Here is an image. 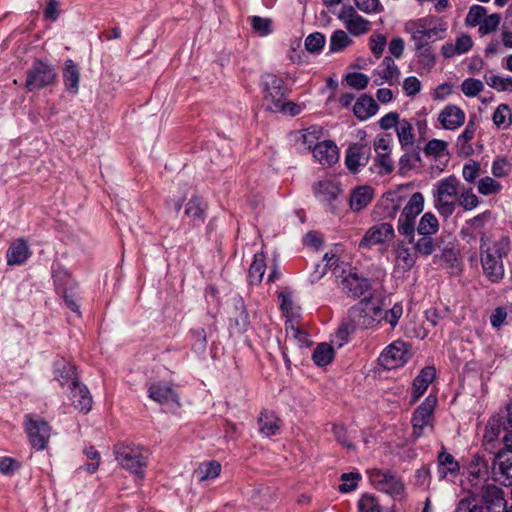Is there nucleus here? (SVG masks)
I'll use <instances>...</instances> for the list:
<instances>
[{"label": "nucleus", "instance_id": "473e14b6", "mask_svg": "<svg viewBox=\"0 0 512 512\" xmlns=\"http://www.w3.org/2000/svg\"><path fill=\"white\" fill-rule=\"evenodd\" d=\"M51 276L56 294L78 284L72 278L71 273L60 263L52 264Z\"/></svg>", "mask_w": 512, "mask_h": 512}, {"label": "nucleus", "instance_id": "f8f14e48", "mask_svg": "<svg viewBox=\"0 0 512 512\" xmlns=\"http://www.w3.org/2000/svg\"><path fill=\"white\" fill-rule=\"evenodd\" d=\"M470 494L479 498L480 506L485 512H503V508H505L504 492L494 483L482 485L478 491L473 489Z\"/></svg>", "mask_w": 512, "mask_h": 512}, {"label": "nucleus", "instance_id": "f03ea898", "mask_svg": "<svg viewBox=\"0 0 512 512\" xmlns=\"http://www.w3.org/2000/svg\"><path fill=\"white\" fill-rule=\"evenodd\" d=\"M489 238L486 233H481L480 256L483 272L493 283H497L504 277L503 257L510 251V240L502 237L495 241L492 246L488 244Z\"/></svg>", "mask_w": 512, "mask_h": 512}, {"label": "nucleus", "instance_id": "dca6fc26", "mask_svg": "<svg viewBox=\"0 0 512 512\" xmlns=\"http://www.w3.org/2000/svg\"><path fill=\"white\" fill-rule=\"evenodd\" d=\"M410 344L396 340L388 345L380 354L381 365L393 369L404 365L410 358Z\"/></svg>", "mask_w": 512, "mask_h": 512}, {"label": "nucleus", "instance_id": "f257e3e1", "mask_svg": "<svg viewBox=\"0 0 512 512\" xmlns=\"http://www.w3.org/2000/svg\"><path fill=\"white\" fill-rule=\"evenodd\" d=\"M448 24L442 18L428 15L418 19H410L404 23L405 33L410 35L414 52L446 36Z\"/></svg>", "mask_w": 512, "mask_h": 512}, {"label": "nucleus", "instance_id": "4468645a", "mask_svg": "<svg viewBox=\"0 0 512 512\" xmlns=\"http://www.w3.org/2000/svg\"><path fill=\"white\" fill-rule=\"evenodd\" d=\"M370 480L377 490L389 494L393 498L401 497L404 493L402 481L389 470H371Z\"/></svg>", "mask_w": 512, "mask_h": 512}, {"label": "nucleus", "instance_id": "09e8293b", "mask_svg": "<svg viewBox=\"0 0 512 512\" xmlns=\"http://www.w3.org/2000/svg\"><path fill=\"white\" fill-rule=\"evenodd\" d=\"M199 478L203 480H213L221 473V464L216 460L205 461L198 468Z\"/></svg>", "mask_w": 512, "mask_h": 512}, {"label": "nucleus", "instance_id": "13d9d810", "mask_svg": "<svg viewBox=\"0 0 512 512\" xmlns=\"http://www.w3.org/2000/svg\"><path fill=\"white\" fill-rule=\"evenodd\" d=\"M486 83L498 91L512 92V77H501L497 75L485 76Z\"/></svg>", "mask_w": 512, "mask_h": 512}, {"label": "nucleus", "instance_id": "9d476101", "mask_svg": "<svg viewBox=\"0 0 512 512\" xmlns=\"http://www.w3.org/2000/svg\"><path fill=\"white\" fill-rule=\"evenodd\" d=\"M512 434L511 428L507 427L504 415L501 413L498 416H492L485 427V432L482 440V448L488 454L495 453V451L503 447V436Z\"/></svg>", "mask_w": 512, "mask_h": 512}, {"label": "nucleus", "instance_id": "b1692460", "mask_svg": "<svg viewBox=\"0 0 512 512\" xmlns=\"http://www.w3.org/2000/svg\"><path fill=\"white\" fill-rule=\"evenodd\" d=\"M53 377L62 388L66 384L73 385V382L80 380L77 367L63 357L53 362Z\"/></svg>", "mask_w": 512, "mask_h": 512}, {"label": "nucleus", "instance_id": "de8ad7c7", "mask_svg": "<svg viewBox=\"0 0 512 512\" xmlns=\"http://www.w3.org/2000/svg\"><path fill=\"white\" fill-rule=\"evenodd\" d=\"M448 143L440 139L429 140L423 148V152L428 157L440 158L443 155H448Z\"/></svg>", "mask_w": 512, "mask_h": 512}, {"label": "nucleus", "instance_id": "c756f323", "mask_svg": "<svg viewBox=\"0 0 512 512\" xmlns=\"http://www.w3.org/2000/svg\"><path fill=\"white\" fill-rule=\"evenodd\" d=\"M258 431L265 437H272L279 434L282 421L277 414L268 409H263L257 419Z\"/></svg>", "mask_w": 512, "mask_h": 512}, {"label": "nucleus", "instance_id": "2eb2a0df", "mask_svg": "<svg viewBox=\"0 0 512 512\" xmlns=\"http://www.w3.org/2000/svg\"><path fill=\"white\" fill-rule=\"evenodd\" d=\"M436 405L437 396L435 394H429L414 410L411 424L415 438H420L423 435L424 428L431 423Z\"/></svg>", "mask_w": 512, "mask_h": 512}, {"label": "nucleus", "instance_id": "864d4df0", "mask_svg": "<svg viewBox=\"0 0 512 512\" xmlns=\"http://www.w3.org/2000/svg\"><path fill=\"white\" fill-rule=\"evenodd\" d=\"M493 123L498 128H507L511 124V110L507 104H500L493 113Z\"/></svg>", "mask_w": 512, "mask_h": 512}, {"label": "nucleus", "instance_id": "5701e85b", "mask_svg": "<svg viewBox=\"0 0 512 512\" xmlns=\"http://www.w3.org/2000/svg\"><path fill=\"white\" fill-rule=\"evenodd\" d=\"M208 204L204 199L194 194L184 207V216L189 219V224L195 228L204 224L207 217Z\"/></svg>", "mask_w": 512, "mask_h": 512}, {"label": "nucleus", "instance_id": "774afa93", "mask_svg": "<svg viewBox=\"0 0 512 512\" xmlns=\"http://www.w3.org/2000/svg\"><path fill=\"white\" fill-rule=\"evenodd\" d=\"M454 512H485L482 507L477 503L476 498L471 495L461 499Z\"/></svg>", "mask_w": 512, "mask_h": 512}, {"label": "nucleus", "instance_id": "9b49d317", "mask_svg": "<svg viewBox=\"0 0 512 512\" xmlns=\"http://www.w3.org/2000/svg\"><path fill=\"white\" fill-rule=\"evenodd\" d=\"M492 464L495 467L494 481L507 483L512 479V434L503 436V447L495 453H491Z\"/></svg>", "mask_w": 512, "mask_h": 512}, {"label": "nucleus", "instance_id": "aec40b11", "mask_svg": "<svg viewBox=\"0 0 512 512\" xmlns=\"http://www.w3.org/2000/svg\"><path fill=\"white\" fill-rule=\"evenodd\" d=\"M395 237L393 225L388 222L376 224L368 229L361 239L359 246L369 248L373 245L384 243Z\"/></svg>", "mask_w": 512, "mask_h": 512}, {"label": "nucleus", "instance_id": "0eeeda50", "mask_svg": "<svg viewBox=\"0 0 512 512\" xmlns=\"http://www.w3.org/2000/svg\"><path fill=\"white\" fill-rule=\"evenodd\" d=\"M434 194V206L441 216L450 217L456 208L459 180L455 176L443 178L437 182Z\"/></svg>", "mask_w": 512, "mask_h": 512}, {"label": "nucleus", "instance_id": "39448f33", "mask_svg": "<svg viewBox=\"0 0 512 512\" xmlns=\"http://www.w3.org/2000/svg\"><path fill=\"white\" fill-rule=\"evenodd\" d=\"M58 73L52 63L47 60L35 59L26 71L24 87L28 92H35L56 83Z\"/></svg>", "mask_w": 512, "mask_h": 512}, {"label": "nucleus", "instance_id": "f704fd0d", "mask_svg": "<svg viewBox=\"0 0 512 512\" xmlns=\"http://www.w3.org/2000/svg\"><path fill=\"white\" fill-rule=\"evenodd\" d=\"M379 105L372 96L362 95L353 106L354 115L361 121H365L378 112Z\"/></svg>", "mask_w": 512, "mask_h": 512}, {"label": "nucleus", "instance_id": "49530a36", "mask_svg": "<svg viewBox=\"0 0 512 512\" xmlns=\"http://www.w3.org/2000/svg\"><path fill=\"white\" fill-rule=\"evenodd\" d=\"M381 72H379V75L387 81L390 85L393 84V80L397 79V77L400 74V70L397 67V65L394 63V60L390 56H386L380 66Z\"/></svg>", "mask_w": 512, "mask_h": 512}, {"label": "nucleus", "instance_id": "20e7f679", "mask_svg": "<svg viewBox=\"0 0 512 512\" xmlns=\"http://www.w3.org/2000/svg\"><path fill=\"white\" fill-rule=\"evenodd\" d=\"M381 314V306L372 297H364L348 310L351 329H369L379 323Z\"/></svg>", "mask_w": 512, "mask_h": 512}, {"label": "nucleus", "instance_id": "6ab92c4d", "mask_svg": "<svg viewBox=\"0 0 512 512\" xmlns=\"http://www.w3.org/2000/svg\"><path fill=\"white\" fill-rule=\"evenodd\" d=\"M437 475L439 481L454 482L460 475V464L458 460L444 446L437 454Z\"/></svg>", "mask_w": 512, "mask_h": 512}, {"label": "nucleus", "instance_id": "3c124183", "mask_svg": "<svg viewBox=\"0 0 512 512\" xmlns=\"http://www.w3.org/2000/svg\"><path fill=\"white\" fill-rule=\"evenodd\" d=\"M351 39L343 30H336L332 33L329 43V51L331 53H338L344 50L351 44Z\"/></svg>", "mask_w": 512, "mask_h": 512}, {"label": "nucleus", "instance_id": "a19ab883", "mask_svg": "<svg viewBox=\"0 0 512 512\" xmlns=\"http://www.w3.org/2000/svg\"><path fill=\"white\" fill-rule=\"evenodd\" d=\"M57 295L62 297L66 307L69 310L81 317L82 313L80 310V305L78 304V300L80 299L78 284L57 293Z\"/></svg>", "mask_w": 512, "mask_h": 512}, {"label": "nucleus", "instance_id": "37998d69", "mask_svg": "<svg viewBox=\"0 0 512 512\" xmlns=\"http://www.w3.org/2000/svg\"><path fill=\"white\" fill-rule=\"evenodd\" d=\"M400 206V199L387 197L376 207L375 212L385 218L393 219L397 215Z\"/></svg>", "mask_w": 512, "mask_h": 512}, {"label": "nucleus", "instance_id": "603ef678", "mask_svg": "<svg viewBox=\"0 0 512 512\" xmlns=\"http://www.w3.org/2000/svg\"><path fill=\"white\" fill-rule=\"evenodd\" d=\"M362 479L359 472L343 473L340 477L341 484L338 486V490L341 493H350L358 487V482Z\"/></svg>", "mask_w": 512, "mask_h": 512}, {"label": "nucleus", "instance_id": "4be33fe9", "mask_svg": "<svg viewBox=\"0 0 512 512\" xmlns=\"http://www.w3.org/2000/svg\"><path fill=\"white\" fill-rule=\"evenodd\" d=\"M68 397L75 409L83 414H87L92 409L93 398L88 387L80 382H73L69 385Z\"/></svg>", "mask_w": 512, "mask_h": 512}, {"label": "nucleus", "instance_id": "8fccbe9b", "mask_svg": "<svg viewBox=\"0 0 512 512\" xmlns=\"http://www.w3.org/2000/svg\"><path fill=\"white\" fill-rule=\"evenodd\" d=\"M396 256L405 270L411 269L416 263V255L411 253L410 248L403 241L397 243Z\"/></svg>", "mask_w": 512, "mask_h": 512}, {"label": "nucleus", "instance_id": "680f3d73", "mask_svg": "<svg viewBox=\"0 0 512 512\" xmlns=\"http://www.w3.org/2000/svg\"><path fill=\"white\" fill-rule=\"evenodd\" d=\"M403 314V306L401 303H395L391 309L384 312V314H381V317L379 318V322L381 320H384L386 323H388L392 328H395L398 324L399 319L401 318Z\"/></svg>", "mask_w": 512, "mask_h": 512}, {"label": "nucleus", "instance_id": "a18cd8bd", "mask_svg": "<svg viewBox=\"0 0 512 512\" xmlns=\"http://www.w3.org/2000/svg\"><path fill=\"white\" fill-rule=\"evenodd\" d=\"M359 512H387L385 508L380 505L377 497L370 493H365L358 501Z\"/></svg>", "mask_w": 512, "mask_h": 512}, {"label": "nucleus", "instance_id": "e2e57ef3", "mask_svg": "<svg viewBox=\"0 0 512 512\" xmlns=\"http://www.w3.org/2000/svg\"><path fill=\"white\" fill-rule=\"evenodd\" d=\"M484 85L482 81L475 78H467L461 84V90L467 97H475L483 91Z\"/></svg>", "mask_w": 512, "mask_h": 512}, {"label": "nucleus", "instance_id": "5fc2aeb1", "mask_svg": "<svg viewBox=\"0 0 512 512\" xmlns=\"http://www.w3.org/2000/svg\"><path fill=\"white\" fill-rule=\"evenodd\" d=\"M396 131L402 147L413 144L414 135L412 133V125L408 120L402 119L399 122Z\"/></svg>", "mask_w": 512, "mask_h": 512}, {"label": "nucleus", "instance_id": "bb28decb", "mask_svg": "<svg viewBox=\"0 0 512 512\" xmlns=\"http://www.w3.org/2000/svg\"><path fill=\"white\" fill-rule=\"evenodd\" d=\"M466 119L465 112L457 105H446L438 115V121L441 127L446 130H456L460 128Z\"/></svg>", "mask_w": 512, "mask_h": 512}, {"label": "nucleus", "instance_id": "79ce46f5", "mask_svg": "<svg viewBox=\"0 0 512 512\" xmlns=\"http://www.w3.org/2000/svg\"><path fill=\"white\" fill-rule=\"evenodd\" d=\"M191 350L196 354H203L207 348V334L204 328H193L188 332Z\"/></svg>", "mask_w": 512, "mask_h": 512}, {"label": "nucleus", "instance_id": "7c9ffc66", "mask_svg": "<svg viewBox=\"0 0 512 512\" xmlns=\"http://www.w3.org/2000/svg\"><path fill=\"white\" fill-rule=\"evenodd\" d=\"M32 252L25 239L13 241L6 251L7 264L9 266L22 265L31 256Z\"/></svg>", "mask_w": 512, "mask_h": 512}, {"label": "nucleus", "instance_id": "58836bf2", "mask_svg": "<svg viewBox=\"0 0 512 512\" xmlns=\"http://www.w3.org/2000/svg\"><path fill=\"white\" fill-rule=\"evenodd\" d=\"M334 356L335 352L333 347L330 344L323 342L318 344L314 349L312 360L317 366L324 367L332 362Z\"/></svg>", "mask_w": 512, "mask_h": 512}, {"label": "nucleus", "instance_id": "c9c22d12", "mask_svg": "<svg viewBox=\"0 0 512 512\" xmlns=\"http://www.w3.org/2000/svg\"><path fill=\"white\" fill-rule=\"evenodd\" d=\"M373 199V189L370 186H359L353 189L349 205L352 211L359 212L367 207Z\"/></svg>", "mask_w": 512, "mask_h": 512}, {"label": "nucleus", "instance_id": "4c0bfd02", "mask_svg": "<svg viewBox=\"0 0 512 512\" xmlns=\"http://www.w3.org/2000/svg\"><path fill=\"white\" fill-rule=\"evenodd\" d=\"M414 57L419 68L423 70H431L436 64V54L431 44L420 48L414 52Z\"/></svg>", "mask_w": 512, "mask_h": 512}, {"label": "nucleus", "instance_id": "ddd939ff", "mask_svg": "<svg viewBox=\"0 0 512 512\" xmlns=\"http://www.w3.org/2000/svg\"><path fill=\"white\" fill-rule=\"evenodd\" d=\"M261 83L264 100L270 101L272 104L269 106V109L283 108L282 100H284L289 93L284 80L273 73H266L262 75Z\"/></svg>", "mask_w": 512, "mask_h": 512}, {"label": "nucleus", "instance_id": "bf43d9fd", "mask_svg": "<svg viewBox=\"0 0 512 512\" xmlns=\"http://www.w3.org/2000/svg\"><path fill=\"white\" fill-rule=\"evenodd\" d=\"M491 217L492 211L486 210L476 215L475 217L466 220L465 225L479 233V236L481 237V233H484L482 229L484 228L485 224L491 219Z\"/></svg>", "mask_w": 512, "mask_h": 512}, {"label": "nucleus", "instance_id": "c85d7f7f", "mask_svg": "<svg viewBox=\"0 0 512 512\" xmlns=\"http://www.w3.org/2000/svg\"><path fill=\"white\" fill-rule=\"evenodd\" d=\"M435 377L436 369L433 366H426L421 369L412 382L411 404H414L423 396Z\"/></svg>", "mask_w": 512, "mask_h": 512}, {"label": "nucleus", "instance_id": "c03bdc74", "mask_svg": "<svg viewBox=\"0 0 512 512\" xmlns=\"http://www.w3.org/2000/svg\"><path fill=\"white\" fill-rule=\"evenodd\" d=\"M437 247H439V244L432 235L421 236V238L414 243L415 253L424 257L432 255Z\"/></svg>", "mask_w": 512, "mask_h": 512}, {"label": "nucleus", "instance_id": "72a5a7b5", "mask_svg": "<svg viewBox=\"0 0 512 512\" xmlns=\"http://www.w3.org/2000/svg\"><path fill=\"white\" fill-rule=\"evenodd\" d=\"M473 118H470L467 122L462 133L457 137L456 147L458 149L459 154L470 156L474 150L472 145L470 144L471 140L475 137V133L477 130V124Z\"/></svg>", "mask_w": 512, "mask_h": 512}, {"label": "nucleus", "instance_id": "412c9836", "mask_svg": "<svg viewBox=\"0 0 512 512\" xmlns=\"http://www.w3.org/2000/svg\"><path fill=\"white\" fill-rule=\"evenodd\" d=\"M371 154V147L355 143L346 150L345 164L351 173H358L360 167L367 165Z\"/></svg>", "mask_w": 512, "mask_h": 512}, {"label": "nucleus", "instance_id": "052dcab7", "mask_svg": "<svg viewBox=\"0 0 512 512\" xmlns=\"http://www.w3.org/2000/svg\"><path fill=\"white\" fill-rule=\"evenodd\" d=\"M285 330L287 334H291L293 338L297 340L301 346L307 347L311 345L312 342L309 338L308 333L301 329L300 327L294 326L291 321L286 322Z\"/></svg>", "mask_w": 512, "mask_h": 512}, {"label": "nucleus", "instance_id": "7ed1b4c3", "mask_svg": "<svg viewBox=\"0 0 512 512\" xmlns=\"http://www.w3.org/2000/svg\"><path fill=\"white\" fill-rule=\"evenodd\" d=\"M113 452L119 464L129 472L143 479L144 469L148 465L150 452L147 448L134 443H118L114 445Z\"/></svg>", "mask_w": 512, "mask_h": 512}, {"label": "nucleus", "instance_id": "cd10ccee", "mask_svg": "<svg viewBox=\"0 0 512 512\" xmlns=\"http://www.w3.org/2000/svg\"><path fill=\"white\" fill-rule=\"evenodd\" d=\"M312 153L315 160L322 165L332 166L339 159L338 147L331 140L316 143Z\"/></svg>", "mask_w": 512, "mask_h": 512}, {"label": "nucleus", "instance_id": "a878e982", "mask_svg": "<svg viewBox=\"0 0 512 512\" xmlns=\"http://www.w3.org/2000/svg\"><path fill=\"white\" fill-rule=\"evenodd\" d=\"M313 190H314L315 197L320 202L328 205L329 209L332 212H335L336 205L334 202L337 200L338 195L342 191L340 185L331 180H323V181H319L314 186Z\"/></svg>", "mask_w": 512, "mask_h": 512}, {"label": "nucleus", "instance_id": "393cba45", "mask_svg": "<svg viewBox=\"0 0 512 512\" xmlns=\"http://www.w3.org/2000/svg\"><path fill=\"white\" fill-rule=\"evenodd\" d=\"M341 288L349 297L356 299L363 296L371 288V282L368 278L360 276L356 272H350L342 279Z\"/></svg>", "mask_w": 512, "mask_h": 512}, {"label": "nucleus", "instance_id": "a211bd4d", "mask_svg": "<svg viewBox=\"0 0 512 512\" xmlns=\"http://www.w3.org/2000/svg\"><path fill=\"white\" fill-rule=\"evenodd\" d=\"M230 324H234L236 332L246 333L250 327V315L242 296L235 295L230 300Z\"/></svg>", "mask_w": 512, "mask_h": 512}, {"label": "nucleus", "instance_id": "338daca9", "mask_svg": "<svg viewBox=\"0 0 512 512\" xmlns=\"http://www.w3.org/2000/svg\"><path fill=\"white\" fill-rule=\"evenodd\" d=\"M487 14V9L481 5H472L466 16V24L475 27L481 23Z\"/></svg>", "mask_w": 512, "mask_h": 512}, {"label": "nucleus", "instance_id": "f3484780", "mask_svg": "<svg viewBox=\"0 0 512 512\" xmlns=\"http://www.w3.org/2000/svg\"><path fill=\"white\" fill-rule=\"evenodd\" d=\"M148 397L161 405H167L179 408L181 406L180 395L174 389L173 384L166 381H157L149 385L147 389Z\"/></svg>", "mask_w": 512, "mask_h": 512}, {"label": "nucleus", "instance_id": "ea45409f", "mask_svg": "<svg viewBox=\"0 0 512 512\" xmlns=\"http://www.w3.org/2000/svg\"><path fill=\"white\" fill-rule=\"evenodd\" d=\"M415 230L421 236L434 235L439 230V221L432 212H426L420 218Z\"/></svg>", "mask_w": 512, "mask_h": 512}, {"label": "nucleus", "instance_id": "1a4fd4ad", "mask_svg": "<svg viewBox=\"0 0 512 512\" xmlns=\"http://www.w3.org/2000/svg\"><path fill=\"white\" fill-rule=\"evenodd\" d=\"M423 209L424 196L421 192H415L411 195L398 219V232L406 237L410 244L414 243L415 219Z\"/></svg>", "mask_w": 512, "mask_h": 512}, {"label": "nucleus", "instance_id": "423d86ee", "mask_svg": "<svg viewBox=\"0 0 512 512\" xmlns=\"http://www.w3.org/2000/svg\"><path fill=\"white\" fill-rule=\"evenodd\" d=\"M492 454L486 455L483 452H476L470 456L466 469L468 473V481L471 484V490L482 485L489 484L490 479L494 480L495 467L492 464Z\"/></svg>", "mask_w": 512, "mask_h": 512}, {"label": "nucleus", "instance_id": "6e6552de", "mask_svg": "<svg viewBox=\"0 0 512 512\" xmlns=\"http://www.w3.org/2000/svg\"><path fill=\"white\" fill-rule=\"evenodd\" d=\"M23 428L32 448L38 451L47 448L52 430L48 421L38 414L27 413L24 415Z\"/></svg>", "mask_w": 512, "mask_h": 512}, {"label": "nucleus", "instance_id": "69168bd1", "mask_svg": "<svg viewBox=\"0 0 512 512\" xmlns=\"http://www.w3.org/2000/svg\"><path fill=\"white\" fill-rule=\"evenodd\" d=\"M449 312L450 310L448 307H431L425 311V318L427 322L435 327L449 315Z\"/></svg>", "mask_w": 512, "mask_h": 512}, {"label": "nucleus", "instance_id": "4d7b16f0", "mask_svg": "<svg viewBox=\"0 0 512 512\" xmlns=\"http://www.w3.org/2000/svg\"><path fill=\"white\" fill-rule=\"evenodd\" d=\"M326 42L325 35L321 32H314L305 39V48L310 53H319Z\"/></svg>", "mask_w": 512, "mask_h": 512}, {"label": "nucleus", "instance_id": "e433bc0d", "mask_svg": "<svg viewBox=\"0 0 512 512\" xmlns=\"http://www.w3.org/2000/svg\"><path fill=\"white\" fill-rule=\"evenodd\" d=\"M266 270V262L264 253H256L252 264L249 267L247 281L249 285H259L263 279Z\"/></svg>", "mask_w": 512, "mask_h": 512}, {"label": "nucleus", "instance_id": "2f4dec72", "mask_svg": "<svg viewBox=\"0 0 512 512\" xmlns=\"http://www.w3.org/2000/svg\"><path fill=\"white\" fill-rule=\"evenodd\" d=\"M63 82L69 93L76 95L79 92L80 68L72 59L64 62Z\"/></svg>", "mask_w": 512, "mask_h": 512}, {"label": "nucleus", "instance_id": "0e129e2a", "mask_svg": "<svg viewBox=\"0 0 512 512\" xmlns=\"http://www.w3.org/2000/svg\"><path fill=\"white\" fill-rule=\"evenodd\" d=\"M500 21L501 17L498 13H493L488 16L486 15L479 24V32L482 35L494 32L498 28Z\"/></svg>", "mask_w": 512, "mask_h": 512}, {"label": "nucleus", "instance_id": "6e6d98bb", "mask_svg": "<svg viewBox=\"0 0 512 512\" xmlns=\"http://www.w3.org/2000/svg\"><path fill=\"white\" fill-rule=\"evenodd\" d=\"M369 21L360 15H355L346 22V27L354 36H360L368 31Z\"/></svg>", "mask_w": 512, "mask_h": 512}]
</instances>
